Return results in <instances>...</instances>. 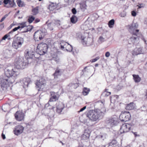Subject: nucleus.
<instances>
[{
  "instance_id": "obj_1",
  "label": "nucleus",
  "mask_w": 147,
  "mask_h": 147,
  "mask_svg": "<svg viewBox=\"0 0 147 147\" xmlns=\"http://www.w3.org/2000/svg\"><path fill=\"white\" fill-rule=\"evenodd\" d=\"M104 113L100 109H97L89 111L86 114L87 117L92 121H96L102 119Z\"/></svg>"
},
{
  "instance_id": "obj_2",
  "label": "nucleus",
  "mask_w": 147,
  "mask_h": 147,
  "mask_svg": "<svg viewBox=\"0 0 147 147\" xmlns=\"http://www.w3.org/2000/svg\"><path fill=\"white\" fill-rule=\"evenodd\" d=\"M32 60V58H28L26 59L22 57H18L15 60V67L18 69H24L29 63V61Z\"/></svg>"
},
{
  "instance_id": "obj_3",
  "label": "nucleus",
  "mask_w": 147,
  "mask_h": 147,
  "mask_svg": "<svg viewBox=\"0 0 147 147\" xmlns=\"http://www.w3.org/2000/svg\"><path fill=\"white\" fill-rule=\"evenodd\" d=\"M77 35L81 39V42L84 46H89L92 44L93 40L92 38H88L86 39L80 33H77Z\"/></svg>"
},
{
  "instance_id": "obj_4",
  "label": "nucleus",
  "mask_w": 147,
  "mask_h": 147,
  "mask_svg": "<svg viewBox=\"0 0 147 147\" xmlns=\"http://www.w3.org/2000/svg\"><path fill=\"white\" fill-rule=\"evenodd\" d=\"M24 38L20 36L16 37L14 39L12 43V47L16 49H17L21 47L22 45L24 43Z\"/></svg>"
},
{
  "instance_id": "obj_5",
  "label": "nucleus",
  "mask_w": 147,
  "mask_h": 147,
  "mask_svg": "<svg viewBox=\"0 0 147 147\" xmlns=\"http://www.w3.org/2000/svg\"><path fill=\"white\" fill-rule=\"evenodd\" d=\"M8 79L0 78V91H6L9 87Z\"/></svg>"
},
{
  "instance_id": "obj_6",
  "label": "nucleus",
  "mask_w": 147,
  "mask_h": 147,
  "mask_svg": "<svg viewBox=\"0 0 147 147\" xmlns=\"http://www.w3.org/2000/svg\"><path fill=\"white\" fill-rule=\"evenodd\" d=\"M131 118L130 113L128 111L122 112L119 116V119L122 121H127Z\"/></svg>"
},
{
  "instance_id": "obj_7",
  "label": "nucleus",
  "mask_w": 147,
  "mask_h": 147,
  "mask_svg": "<svg viewBox=\"0 0 147 147\" xmlns=\"http://www.w3.org/2000/svg\"><path fill=\"white\" fill-rule=\"evenodd\" d=\"M117 117H111L107 119L105 121V123L108 126L112 127L116 125L117 123Z\"/></svg>"
},
{
  "instance_id": "obj_8",
  "label": "nucleus",
  "mask_w": 147,
  "mask_h": 147,
  "mask_svg": "<svg viewBox=\"0 0 147 147\" xmlns=\"http://www.w3.org/2000/svg\"><path fill=\"white\" fill-rule=\"evenodd\" d=\"M43 33L41 31L37 30L34 34V39L35 41H39L41 40L44 37Z\"/></svg>"
},
{
  "instance_id": "obj_9",
  "label": "nucleus",
  "mask_w": 147,
  "mask_h": 147,
  "mask_svg": "<svg viewBox=\"0 0 147 147\" xmlns=\"http://www.w3.org/2000/svg\"><path fill=\"white\" fill-rule=\"evenodd\" d=\"M14 116L17 121H20L24 119L25 115L22 111H18L16 113Z\"/></svg>"
},
{
  "instance_id": "obj_10",
  "label": "nucleus",
  "mask_w": 147,
  "mask_h": 147,
  "mask_svg": "<svg viewBox=\"0 0 147 147\" xmlns=\"http://www.w3.org/2000/svg\"><path fill=\"white\" fill-rule=\"evenodd\" d=\"M46 81L43 78H40L39 80H37L35 84L37 88L40 89H43L46 84Z\"/></svg>"
},
{
  "instance_id": "obj_11",
  "label": "nucleus",
  "mask_w": 147,
  "mask_h": 147,
  "mask_svg": "<svg viewBox=\"0 0 147 147\" xmlns=\"http://www.w3.org/2000/svg\"><path fill=\"white\" fill-rule=\"evenodd\" d=\"M131 127L129 124H123L121 126L120 129L121 134L127 132L130 130Z\"/></svg>"
},
{
  "instance_id": "obj_12",
  "label": "nucleus",
  "mask_w": 147,
  "mask_h": 147,
  "mask_svg": "<svg viewBox=\"0 0 147 147\" xmlns=\"http://www.w3.org/2000/svg\"><path fill=\"white\" fill-rule=\"evenodd\" d=\"M24 129V127L21 125L16 126L14 130L15 134L16 135L20 134L23 132Z\"/></svg>"
},
{
  "instance_id": "obj_13",
  "label": "nucleus",
  "mask_w": 147,
  "mask_h": 147,
  "mask_svg": "<svg viewBox=\"0 0 147 147\" xmlns=\"http://www.w3.org/2000/svg\"><path fill=\"white\" fill-rule=\"evenodd\" d=\"M129 28V32L132 34H135L134 30L135 29L137 28L138 26V24L137 23H134L133 22L132 24L128 25Z\"/></svg>"
},
{
  "instance_id": "obj_14",
  "label": "nucleus",
  "mask_w": 147,
  "mask_h": 147,
  "mask_svg": "<svg viewBox=\"0 0 147 147\" xmlns=\"http://www.w3.org/2000/svg\"><path fill=\"white\" fill-rule=\"evenodd\" d=\"M17 72L14 69H11V70L7 69L6 71H5V74L7 77H9L14 76V75H17L16 73Z\"/></svg>"
},
{
  "instance_id": "obj_15",
  "label": "nucleus",
  "mask_w": 147,
  "mask_h": 147,
  "mask_svg": "<svg viewBox=\"0 0 147 147\" xmlns=\"http://www.w3.org/2000/svg\"><path fill=\"white\" fill-rule=\"evenodd\" d=\"M56 111L57 112L59 113H61L63 109L65 107L64 104L61 102H57L56 104Z\"/></svg>"
},
{
  "instance_id": "obj_16",
  "label": "nucleus",
  "mask_w": 147,
  "mask_h": 147,
  "mask_svg": "<svg viewBox=\"0 0 147 147\" xmlns=\"http://www.w3.org/2000/svg\"><path fill=\"white\" fill-rule=\"evenodd\" d=\"M46 53L42 49V50H40V47H38V48H37L36 53H35L34 54H32V58H33V57H34L35 58L38 59L39 57H36L35 56L36 55H37L38 54V56H40V55H44Z\"/></svg>"
},
{
  "instance_id": "obj_17",
  "label": "nucleus",
  "mask_w": 147,
  "mask_h": 147,
  "mask_svg": "<svg viewBox=\"0 0 147 147\" xmlns=\"http://www.w3.org/2000/svg\"><path fill=\"white\" fill-rule=\"evenodd\" d=\"M31 82L30 79L29 78H25L23 79L22 83H23V86L24 88L28 87V85Z\"/></svg>"
},
{
  "instance_id": "obj_18",
  "label": "nucleus",
  "mask_w": 147,
  "mask_h": 147,
  "mask_svg": "<svg viewBox=\"0 0 147 147\" xmlns=\"http://www.w3.org/2000/svg\"><path fill=\"white\" fill-rule=\"evenodd\" d=\"M38 47L40 48V50H42V49L47 53L48 49V46L46 43H42L38 45L37 48H38Z\"/></svg>"
},
{
  "instance_id": "obj_19",
  "label": "nucleus",
  "mask_w": 147,
  "mask_h": 147,
  "mask_svg": "<svg viewBox=\"0 0 147 147\" xmlns=\"http://www.w3.org/2000/svg\"><path fill=\"white\" fill-rule=\"evenodd\" d=\"M63 70L57 69L53 74L55 78H57L58 76H60L63 72Z\"/></svg>"
},
{
  "instance_id": "obj_20",
  "label": "nucleus",
  "mask_w": 147,
  "mask_h": 147,
  "mask_svg": "<svg viewBox=\"0 0 147 147\" xmlns=\"http://www.w3.org/2000/svg\"><path fill=\"white\" fill-rule=\"evenodd\" d=\"M139 30L138 29H135L134 30L135 34H132L133 35H135L136 36H133L130 38L131 40L133 42V43H134L136 42V41L138 40L139 39V38L137 36V34L139 32Z\"/></svg>"
},
{
  "instance_id": "obj_21",
  "label": "nucleus",
  "mask_w": 147,
  "mask_h": 147,
  "mask_svg": "<svg viewBox=\"0 0 147 147\" xmlns=\"http://www.w3.org/2000/svg\"><path fill=\"white\" fill-rule=\"evenodd\" d=\"M20 24V26L13 29L11 31L9 32V33L10 34L11 33H13V32L17 31V30L20 28L22 29L24 28L26 26V22L22 23Z\"/></svg>"
},
{
  "instance_id": "obj_22",
  "label": "nucleus",
  "mask_w": 147,
  "mask_h": 147,
  "mask_svg": "<svg viewBox=\"0 0 147 147\" xmlns=\"http://www.w3.org/2000/svg\"><path fill=\"white\" fill-rule=\"evenodd\" d=\"M90 136V131L88 130H85L84 134L82 136V137L83 139L87 140L89 138Z\"/></svg>"
},
{
  "instance_id": "obj_23",
  "label": "nucleus",
  "mask_w": 147,
  "mask_h": 147,
  "mask_svg": "<svg viewBox=\"0 0 147 147\" xmlns=\"http://www.w3.org/2000/svg\"><path fill=\"white\" fill-rule=\"evenodd\" d=\"M142 49L141 48H136L133 51L134 55H137L142 53Z\"/></svg>"
},
{
  "instance_id": "obj_24",
  "label": "nucleus",
  "mask_w": 147,
  "mask_h": 147,
  "mask_svg": "<svg viewBox=\"0 0 147 147\" xmlns=\"http://www.w3.org/2000/svg\"><path fill=\"white\" fill-rule=\"evenodd\" d=\"M132 76L134 81L135 83H139L140 81L141 78L139 77L138 75L133 74L132 75Z\"/></svg>"
},
{
  "instance_id": "obj_25",
  "label": "nucleus",
  "mask_w": 147,
  "mask_h": 147,
  "mask_svg": "<svg viewBox=\"0 0 147 147\" xmlns=\"http://www.w3.org/2000/svg\"><path fill=\"white\" fill-rule=\"evenodd\" d=\"M134 105L133 102H131L129 104H127L125 107V109L127 110H131L134 109Z\"/></svg>"
},
{
  "instance_id": "obj_26",
  "label": "nucleus",
  "mask_w": 147,
  "mask_h": 147,
  "mask_svg": "<svg viewBox=\"0 0 147 147\" xmlns=\"http://www.w3.org/2000/svg\"><path fill=\"white\" fill-rule=\"evenodd\" d=\"M55 28V24L53 22L49 23L47 24V29L49 30H52Z\"/></svg>"
},
{
  "instance_id": "obj_27",
  "label": "nucleus",
  "mask_w": 147,
  "mask_h": 147,
  "mask_svg": "<svg viewBox=\"0 0 147 147\" xmlns=\"http://www.w3.org/2000/svg\"><path fill=\"white\" fill-rule=\"evenodd\" d=\"M52 59L57 63L59 62L60 60L59 57L56 53L52 55Z\"/></svg>"
},
{
  "instance_id": "obj_28",
  "label": "nucleus",
  "mask_w": 147,
  "mask_h": 147,
  "mask_svg": "<svg viewBox=\"0 0 147 147\" xmlns=\"http://www.w3.org/2000/svg\"><path fill=\"white\" fill-rule=\"evenodd\" d=\"M90 91V89L89 88L84 87L82 92V94L84 96H86L88 94Z\"/></svg>"
},
{
  "instance_id": "obj_29",
  "label": "nucleus",
  "mask_w": 147,
  "mask_h": 147,
  "mask_svg": "<svg viewBox=\"0 0 147 147\" xmlns=\"http://www.w3.org/2000/svg\"><path fill=\"white\" fill-rule=\"evenodd\" d=\"M57 7V5L54 3H51L49 6V9L51 11H52Z\"/></svg>"
},
{
  "instance_id": "obj_30",
  "label": "nucleus",
  "mask_w": 147,
  "mask_h": 147,
  "mask_svg": "<svg viewBox=\"0 0 147 147\" xmlns=\"http://www.w3.org/2000/svg\"><path fill=\"white\" fill-rule=\"evenodd\" d=\"M33 28V26L32 25H29L27 26L26 28H25V30L22 31V33H25L28 32L29 31H30Z\"/></svg>"
},
{
  "instance_id": "obj_31",
  "label": "nucleus",
  "mask_w": 147,
  "mask_h": 147,
  "mask_svg": "<svg viewBox=\"0 0 147 147\" xmlns=\"http://www.w3.org/2000/svg\"><path fill=\"white\" fill-rule=\"evenodd\" d=\"M77 18L74 15H73L70 19V21L71 22L73 23H75L77 21Z\"/></svg>"
},
{
  "instance_id": "obj_32",
  "label": "nucleus",
  "mask_w": 147,
  "mask_h": 147,
  "mask_svg": "<svg viewBox=\"0 0 147 147\" xmlns=\"http://www.w3.org/2000/svg\"><path fill=\"white\" fill-rule=\"evenodd\" d=\"M8 4V6H7V7H12L14 6L15 5H16V3L14 2V0H9Z\"/></svg>"
},
{
  "instance_id": "obj_33",
  "label": "nucleus",
  "mask_w": 147,
  "mask_h": 147,
  "mask_svg": "<svg viewBox=\"0 0 147 147\" xmlns=\"http://www.w3.org/2000/svg\"><path fill=\"white\" fill-rule=\"evenodd\" d=\"M18 6L20 7H22L25 6V5L24 2L21 0H17L16 1Z\"/></svg>"
},
{
  "instance_id": "obj_34",
  "label": "nucleus",
  "mask_w": 147,
  "mask_h": 147,
  "mask_svg": "<svg viewBox=\"0 0 147 147\" xmlns=\"http://www.w3.org/2000/svg\"><path fill=\"white\" fill-rule=\"evenodd\" d=\"M38 7L37 6L32 9V12L33 15H36L38 13Z\"/></svg>"
},
{
  "instance_id": "obj_35",
  "label": "nucleus",
  "mask_w": 147,
  "mask_h": 147,
  "mask_svg": "<svg viewBox=\"0 0 147 147\" xmlns=\"http://www.w3.org/2000/svg\"><path fill=\"white\" fill-rule=\"evenodd\" d=\"M80 7L82 11H84L86 9V5L85 3H82L80 4Z\"/></svg>"
},
{
  "instance_id": "obj_36",
  "label": "nucleus",
  "mask_w": 147,
  "mask_h": 147,
  "mask_svg": "<svg viewBox=\"0 0 147 147\" xmlns=\"http://www.w3.org/2000/svg\"><path fill=\"white\" fill-rule=\"evenodd\" d=\"M115 20L114 19H112L110 20L108 23L109 26L110 28H112L114 25Z\"/></svg>"
},
{
  "instance_id": "obj_37",
  "label": "nucleus",
  "mask_w": 147,
  "mask_h": 147,
  "mask_svg": "<svg viewBox=\"0 0 147 147\" xmlns=\"http://www.w3.org/2000/svg\"><path fill=\"white\" fill-rule=\"evenodd\" d=\"M10 34L9 33V32L8 34H7L5 35L2 38L1 40V41H2V40H5L6 38H8V40H10L11 39V38L10 36Z\"/></svg>"
},
{
  "instance_id": "obj_38",
  "label": "nucleus",
  "mask_w": 147,
  "mask_h": 147,
  "mask_svg": "<svg viewBox=\"0 0 147 147\" xmlns=\"http://www.w3.org/2000/svg\"><path fill=\"white\" fill-rule=\"evenodd\" d=\"M107 90H108V89H106L105 90V91L102 93V95L103 96H107L111 94V92H106Z\"/></svg>"
},
{
  "instance_id": "obj_39",
  "label": "nucleus",
  "mask_w": 147,
  "mask_h": 147,
  "mask_svg": "<svg viewBox=\"0 0 147 147\" xmlns=\"http://www.w3.org/2000/svg\"><path fill=\"white\" fill-rule=\"evenodd\" d=\"M107 136V135L106 134H101L98 137L101 139L104 140L105 139Z\"/></svg>"
},
{
  "instance_id": "obj_40",
  "label": "nucleus",
  "mask_w": 147,
  "mask_h": 147,
  "mask_svg": "<svg viewBox=\"0 0 147 147\" xmlns=\"http://www.w3.org/2000/svg\"><path fill=\"white\" fill-rule=\"evenodd\" d=\"M35 17L33 16H30L28 19V21L29 23H31L35 20Z\"/></svg>"
},
{
  "instance_id": "obj_41",
  "label": "nucleus",
  "mask_w": 147,
  "mask_h": 147,
  "mask_svg": "<svg viewBox=\"0 0 147 147\" xmlns=\"http://www.w3.org/2000/svg\"><path fill=\"white\" fill-rule=\"evenodd\" d=\"M57 99V97L55 95H53L50 98L49 101L50 102L51 101H55Z\"/></svg>"
},
{
  "instance_id": "obj_42",
  "label": "nucleus",
  "mask_w": 147,
  "mask_h": 147,
  "mask_svg": "<svg viewBox=\"0 0 147 147\" xmlns=\"http://www.w3.org/2000/svg\"><path fill=\"white\" fill-rule=\"evenodd\" d=\"M110 143L113 147H118V146L117 145V142L115 140H113Z\"/></svg>"
},
{
  "instance_id": "obj_43",
  "label": "nucleus",
  "mask_w": 147,
  "mask_h": 147,
  "mask_svg": "<svg viewBox=\"0 0 147 147\" xmlns=\"http://www.w3.org/2000/svg\"><path fill=\"white\" fill-rule=\"evenodd\" d=\"M67 44V47L68 48V49H66V50L69 52H71L72 51L73 49V47L71 45H69L68 43Z\"/></svg>"
},
{
  "instance_id": "obj_44",
  "label": "nucleus",
  "mask_w": 147,
  "mask_h": 147,
  "mask_svg": "<svg viewBox=\"0 0 147 147\" xmlns=\"http://www.w3.org/2000/svg\"><path fill=\"white\" fill-rule=\"evenodd\" d=\"M53 23H54L55 27L56 26H58L60 25V21L59 20L55 21Z\"/></svg>"
},
{
  "instance_id": "obj_45",
  "label": "nucleus",
  "mask_w": 147,
  "mask_h": 147,
  "mask_svg": "<svg viewBox=\"0 0 147 147\" xmlns=\"http://www.w3.org/2000/svg\"><path fill=\"white\" fill-rule=\"evenodd\" d=\"M126 12L124 11H123L121 12L120 14V16L122 17H124L126 16Z\"/></svg>"
},
{
  "instance_id": "obj_46",
  "label": "nucleus",
  "mask_w": 147,
  "mask_h": 147,
  "mask_svg": "<svg viewBox=\"0 0 147 147\" xmlns=\"http://www.w3.org/2000/svg\"><path fill=\"white\" fill-rule=\"evenodd\" d=\"M75 0H65V2H67L68 4H70L73 3Z\"/></svg>"
},
{
  "instance_id": "obj_47",
  "label": "nucleus",
  "mask_w": 147,
  "mask_h": 147,
  "mask_svg": "<svg viewBox=\"0 0 147 147\" xmlns=\"http://www.w3.org/2000/svg\"><path fill=\"white\" fill-rule=\"evenodd\" d=\"M100 59V57H96V58L94 59H92L90 60V61L91 62L93 63L95 62V61H96L97 60H98Z\"/></svg>"
},
{
  "instance_id": "obj_48",
  "label": "nucleus",
  "mask_w": 147,
  "mask_h": 147,
  "mask_svg": "<svg viewBox=\"0 0 147 147\" xmlns=\"http://www.w3.org/2000/svg\"><path fill=\"white\" fill-rule=\"evenodd\" d=\"M140 109L142 111H145L147 109L145 105H143L140 108Z\"/></svg>"
},
{
  "instance_id": "obj_49",
  "label": "nucleus",
  "mask_w": 147,
  "mask_h": 147,
  "mask_svg": "<svg viewBox=\"0 0 147 147\" xmlns=\"http://www.w3.org/2000/svg\"><path fill=\"white\" fill-rule=\"evenodd\" d=\"M99 40L101 42H103L105 41V38L101 36H100L99 37Z\"/></svg>"
},
{
  "instance_id": "obj_50",
  "label": "nucleus",
  "mask_w": 147,
  "mask_h": 147,
  "mask_svg": "<svg viewBox=\"0 0 147 147\" xmlns=\"http://www.w3.org/2000/svg\"><path fill=\"white\" fill-rule=\"evenodd\" d=\"M71 11L74 14H76L77 12L75 8H73L71 10Z\"/></svg>"
},
{
  "instance_id": "obj_51",
  "label": "nucleus",
  "mask_w": 147,
  "mask_h": 147,
  "mask_svg": "<svg viewBox=\"0 0 147 147\" xmlns=\"http://www.w3.org/2000/svg\"><path fill=\"white\" fill-rule=\"evenodd\" d=\"M60 48L63 50L65 51L66 50V48H65V47H64V46L63 45H62L61 44L60 46Z\"/></svg>"
},
{
  "instance_id": "obj_52",
  "label": "nucleus",
  "mask_w": 147,
  "mask_h": 147,
  "mask_svg": "<svg viewBox=\"0 0 147 147\" xmlns=\"http://www.w3.org/2000/svg\"><path fill=\"white\" fill-rule=\"evenodd\" d=\"M131 15L133 16H135L136 15V13L134 11H131Z\"/></svg>"
},
{
  "instance_id": "obj_53",
  "label": "nucleus",
  "mask_w": 147,
  "mask_h": 147,
  "mask_svg": "<svg viewBox=\"0 0 147 147\" xmlns=\"http://www.w3.org/2000/svg\"><path fill=\"white\" fill-rule=\"evenodd\" d=\"M4 27V24L3 23H1L0 24V31Z\"/></svg>"
},
{
  "instance_id": "obj_54",
  "label": "nucleus",
  "mask_w": 147,
  "mask_h": 147,
  "mask_svg": "<svg viewBox=\"0 0 147 147\" xmlns=\"http://www.w3.org/2000/svg\"><path fill=\"white\" fill-rule=\"evenodd\" d=\"M9 1V0H4L3 2L5 5H7L8 4Z\"/></svg>"
},
{
  "instance_id": "obj_55",
  "label": "nucleus",
  "mask_w": 147,
  "mask_h": 147,
  "mask_svg": "<svg viewBox=\"0 0 147 147\" xmlns=\"http://www.w3.org/2000/svg\"><path fill=\"white\" fill-rule=\"evenodd\" d=\"M110 55V53L109 52H107L106 53L105 56L106 57H108Z\"/></svg>"
},
{
  "instance_id": "obj_56",
  "label": "nucleus",
  "mask_w": 147,
  "mask_h": 147,
  "mask_svg": "<svg viewBox=\"0 0 147 147\" xmlns=\"http://www.w3.org/2000/svg\"><path fill=\"white\" fill-rule=\"evenodd\" d=\"M86 106H85L82 108L79 111V112H81L82 111L86 109Z\"/></svg>"
},
{
  "instance_id": "obj_57",
  "label": "nucleus",
  "mask_w": 147,
  "mask_h": 147,
  "mask_svg": "<svg viewBox=\"0 0 147 147\" xmlns=\"http://www.w3.org/2000/svg\"><path fill=\"white\" fill-rule=\"evenodd\" d=\"M1 136L2 138L3 139H5V135L3 133L2 134Z\"/></svg>"
},
{
  "instance_id": "obj_58",
  "label": "nucleus",
  "mask_w": 147,
  "mask_h": 147,
  "mask_svg": "<svg viewBox=\"0 0 147 147\" xmlns=\"http://www.w3.org/2000/svg\"><path fill=\"white\" fill-rule=\"evenodd\" d=\"M40 21L39 19H36L35 20V23H37L38 22H39Z\"/></svg>"
},
{
  "instance_id": "obj_59",
  "label": "nucleus",
  "mask_w": 147,
  "mask_h": 147,
  "mask_svg": "<svg viewBox=\"0 0 147 147\" xmlns=\"http://www.w3.org/2000/svg\"><path fill=\"white\" fill-rule=\"evenodd\" d=\"M142 39L143 40V41L145 42V43L147 44V43H146V41L145 38L144 37H142Z\"/></svg>"
},
{
  "instance_id": "obj_60",
  "label": "nucleus",
  "mask_w": 147,
  "mask_h": 147,
  "mask_svg": "<svg viewBox=\"0 0 147 147\" xmlns=\"http://www.w3.org/2000/svg\"><path fill=\"white\" fill-rule=\"evenodd\" d=\"M5 19V17H3L1 19L0 22H2Z\"/></svg>"
},
{
  "instance_id": "obj_61",
  "label": "nucleus",
  "mask_w": 147,
  "mask_h": 147,
  "mask_svg": "<svg viewBox=\"0 0 147 147\" xmlns=\"http://www.w3.org/2000/svg\"><path fill=\"white\" fill-rule=\"evenodd\" d=\"M13 26V25L12 24H11L10 26L8 27L9 29H10L12 28V27Z\"/></svg>"
},
{
  "instance_id": "obj_62",
  "label": "nucleus",
  "mask_w": 147,
  "mask_h": 147,
  "mask_svg": "<svg viewBox=\"0 0 147 147\" xmlns=\"http://www.w3.org/2000/svg\"><path fill=\"white\" fill-rule=\"evenodd\" d=\"M133 133H134V135L136 136L137 135V133L136 132H134Z\"/></svg>"
},
{
  "instance_id": "obj_63",
  "label": "nucleus",
  "mask_w": 147,
  "mask_h": 147,
  "mask_svg": "<svg viewBox=\"0 0 147 147\" xmlns=\"http://www.w3.org/2000/svg\"><path fill=\"white\" fill-rule=\"evenodd\" d=\"M87 67H84V69L82 70V71L84 72V71H85V69L87 68Z\"/></svg>"
},
{
  "instance_id": "obj_64",
  "label": "nucleus",
  "mask_w": 147,
  "mask_h": 147,
  "mask_svg": "<svg viewBox=\"0 0 147 147\" xmlns=\"http://www.w3.org/2000/svg\"><path fill=\"white\" fill-rule=\"evenodd\" d=\"M78 147H84L81 144L79 145Z\"/></svg>"
}]
</instances>
